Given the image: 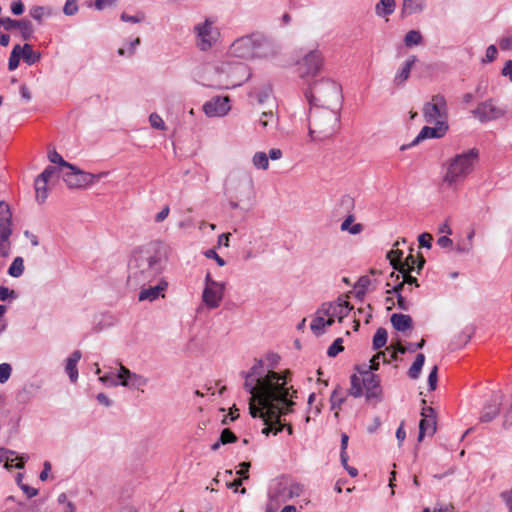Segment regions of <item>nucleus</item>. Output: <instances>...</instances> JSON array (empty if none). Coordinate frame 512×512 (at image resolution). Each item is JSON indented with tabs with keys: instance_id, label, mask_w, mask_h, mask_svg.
<instances>
[{
	"instance_id": "8fccbe9b",
	"label": "nucleus",
	"mask_w": 512,
	"mask_h": 512,
	"mask_svg": "<svg viewBox=\"0 0 512 512\" xmlns=\"http://www.w3.org/2000/svg\"><path fill=\"white\" fill-rule=\"evenodd\" d=\"M371 284V280L368 276H362L358 279L355 288L357 290V294H365L367 289L369 288Z\"/></svg>"
},
{
	"instance_id": "052dcab7",
	"label": "nucleus",
	"mask_w": 512,
	"mask_h": 512,
	"mask_svg": "<svg viewBox=\"0 0 512 512\" xmlns=\"http://www.w3.org/2000/svg\"><path fill=\"white\" fill-rule=\"evenodd\" d=\"M380 360L383 362H387L386 354L385 352H379L377 353L372 359H371V366L370 369L377 370L379 367Z\"/></svg>"
},
{
	"instance_id": "a878e982",
	"label": "nucleus",
	"mask_w": 512,
	"mask_h": 512,
	"mask_svg": "<svg viewBox=\"0 0 512 512\" xmlns=\"http://www.w3.org/2000/svg\"><path fill=\"white\" fill-rule=\"evenodd\" d=\"M39 389L40 385L36 383L25 384L16 395L17 401L22 404L28 403Z\"/></svg>"
},
{
	"instance_id": "a19ab883",
	"label": "nucleus",
	"mask_w": 512,
	"mask_h": 512,
	"mask_svg": "<svg viewBox=\"0 0 512 512\" xmlns=\"http://www.w3.org/2000/svg\"><path fill=\"white\" fill-rule=\"evenodd\" d=\"M252 162L257 169L266 170L269 166L268 156L264 152H256L252 158Z\"/></svg>"
},
{
	"instance_id": "2f4dec72",
	"label": "nucleus",
	"mask_w": 512,
	"mask_h": 512,
	"mask_svg": "<svg viewBox=\"0 0 512 512\" xmlns=\"http://www.w3.org/2000/svg\"><path fill=\"white\" fill-rule=\"evenodd\" d=\"M278 492L286 498H294L298 497L302 492V486L298 483H291L289 486H283L282 483L279 484Z\"/></svg>"
},
{
	"instance_id": "4be33fe9",
	"label": "nucleus",
	"mask_w": 512,
	"mask_h": 512,
	"mask_svg": "<svg viewBox=\"0 0 512 512\" xmlns=\"http://www.w3.org/2000/svg\"><path fill=\"white\" fill-rule=\"evenodd\" d=\"M12 223H0V256L8 257L11 249Z\"/></svg>"
},
{
	"instance_id": "7c9ffc66",
	"label": "nucleus",
	"mask_w": 512,
	"mask_h": 512,
	"mask_svg": "<svg viewBox=\"0 0 512 512\" xmlns=\"http://www.w3.org/2000/svg\"><path fill=\"white\" fill-rule=\"evenodd\" d=\"M354 220L355 217L353 214L348 215L341 223V231H347L352 235L360 234L363 231V225L360 223H354Z\"/></svg>"
},
{
	"instance_id": "c85d7f7f",
	"label": "nucleus",
	"mask_w": 512,
	"mask_h": 512,
	"mask_svg": "<svg viewBox=\"0 0 512 512\" xmlns=\"http://www.w3.org/2000/svg\"><path fill=\"white\" fill-rule=\"evenodd\" d=\"M391 323L398 331H406L412 326V319L406 314H393L391 316Z\"/></svg>"
},
{
	"instance_id": "4d7b16f0",
	"label": "nucleus",
	"mask_w": 512,
	"mask_h": 512,
	"mask_svg": "<svg viewBox=\"0 0 512 512\" xmlns=\"http://www.w3.org/2000/svg\"><path fill=\"white\" fill-rule=\"evenodd\" d=\"M9 298L16 299V292L14 290H10L6 286H0V301H6Z\"/></svg>"
},
{
	"instance_id": "f8f14e48",
	"label": "nucleus",
	"mask_w": 512,
	"mask_h": 512,
	"mask_svg": "<svg viewBox=\"0 0 512 512\" xmlns=\"http://www.w3.org/2000/svg\"><path fill=\"white\" fill-rule=\"evenodd\" d=\"M320 70V53L317 50H312L304 56L299 63V74L304 77H315Z\"/></svg>"
},
{
	"instance_id": "bb28decb",
	"label": "nucleus",
	"mask_w": 512,
	"mask_h": 512,
	"mask_svg": "<svg viewBox=\"0 0 512 512\" xmlns=\"http://www.w3.org/2000/svg\"><path fill=\"white\" fill-rule=\"evenodd\" d=\"M20 53L22 59L27 65H34L41 59V53L35 52L32 46L28 43H25L22 47L20 46Z\"/></svg>"
},
{
	"instance_id": "f03ea898",
	"label": "nucleus",
	"mask_w": 512,
	"mask_h": 512,
	"mask_svg": "<svg viewBox=\"0 0 512 512\" xmlns=\"http://www.w3.org/2000/svg\"><path fill=\"white\" fill-rule=\"evenodd\" d=\"M166 261L160 242H149L134 249L128 262L127 286L137 290L151 284L163 273Z\"/></svg>"
},
{
	"instance_id": "2eb2a0df",
	"label": "nucleus",
	"mask_w": 512,
	"mask_h": 512,
	"mask_svg": "<svg viewBox=\"0 0 512 512\" xmlns=\"http://www.w3.org/2000/svg\"><path fill=\"white\" fill-rule=\"evenodd\" d=\"M231 55L242 59H253L252 33L236 39L230 46Z\"/></svg>"
},
{
	"instance_id": "f257e3e1",
	"label": "nucleus",
	"mask_w": 512,
	"mask_h": 512,
	"mask_svg": "<svg viewBox=\"0 0 512 512\" xmlns=\"http://www.w3.org/2000/svg\"><path fill=\"white\" fill-rule=\"evenodd\" d=\"M279 363L280 356L269 352L264 359H256L249 371L240 373L245 380L243 386L246 392L273 416L279 413V405L289 403V397H297V391L290 384V370H274Z\"/></svg>"
},
{
	"instance_id": "c756f323",
	"label": "nucleus",
	"mask_w": 512,
	"mask_h": 512,
	"mask_svg": "<svg viewBox=\"0 0 512 512\" xmlns=\"http://www.w3.org/2000/svg\"><path fill=\"white\" fill-rule=\"evenodd\" d=\"M435 431V417L422 418L419 423V441H421L425 435H433Z\"/></svg>"
},
{
	"instance_id": "58836bf2",
	"label": "nucleus",
	"mask_w": 512,
	"mask_h": 512,
	"mask_svg": "<svg viewBox=\"0 0 512 512\" xmlns=\"http://www.w3.org/2000/svg\"><path fill=\"white\" fill-rule=\"evenodd\" d=\"M423 37L421 33L417 30H411L407 32V34L404 37V44L407 47H412L415 45H419L422 43Z\"/></svg>"
},
{
	"instance_id": "6e6552de",
	"label": "nucleus",
	"mask_w": 512,
	"mask_h": 512,
	"mask_svg": "<svg viewBox=\"0 0 512 512\" xmlns=\"http://www.w3.org/2000/svg\"><path fill=\"white\" fill-rule=\"evenodd\" d=\"M253 58H268L276 55L278 46L269 36L261 33H252Z\"/></svg>"
},
{
	"instance_id": "bf43d9fd",
	"label": "nucleus",
	"mask_w": 512,
	"mask_h": 512,
	"mask_svg": "<svg viewBox=\"0 0 512 512\" xmlns=\"http://www.w3.org/2000/svg\"><path fill=\"white\" fill-rule=\"evenodd\" d=\"M271 123H274V115L271 111L263 112L259 120V124L266 129Z\"/></svg>"
},
{
	"instance_id": "dca6fc26",
	"label": "nucleus",
	"mask_w": 512,
	"mask_h": 512,
	"mask_svg": "<svg viewBox=\"0 0 512 512\" xmlns=\"http://www.w3.org/2000/svg\"><path fill=\"white\" fill-rule=\"evenodd\" d=\"M225 290L224 283H212V286L205 287L202 299L205 305L210 309L219 307Z\"/></svg>"
},
{
	"instance_id": "79ce46f5",
	"label": "nucleus",
	"mask_w": 512,
	"mask_h": 512,
	"mask_svg": "<svg viewBox=\"0 0 512 512\" xmlns=\"http://www.w3.org/2000/svg\"><path fill=\"white\" fill-rule=\"evenodd\" d=\"M21 58H22V56H21V53H20V45L17 44V45L14 46V48H13L11 54H10V57H9V60H8V69L10 71L15 70L19 66Z\"/></svg>"
},
{
	"instance_id": "7ed1b4c3",
	"label": "nucleus",
	"mask_w": 512,
	"mask_h": 512,
	"mask_svg": "<svg viewBox=\"0 0 512 512\" xmlns=\"http://www.w3.org/2000/svg\"><path fill=\"white\" fill-rule=\"evenodd\" d=\"M322 120L326 128L322 131L325 136H331L340 128V111L343 103L342 87L339 83L322 78Z\"/></svg>"
},
{
	"instance_id": "09e8293b",
	"label": "nucleus",
	"mask_w": 512,
	"mask_h": 512,
	"mask_svg": "<svg viewBox=\"0 0 512 512\" xmlns=\"http://www.w3.org/2000/svg\"><path fill=\"white\" fill-rule=\"evenodd\" d=\"M219 440H220V443L225 445V444L236 442L237 436L229 428H225L222 430Z\"/></svg>"
},
{
	"instance_id": "a18cd8bd",
	"label": "nucleus",
	"mask_w": 512,
	"mask_h": 512,
	"mask_svg": "<svg viewBox=\"0 0 512 512\" xmlns=\"http://www.w3.org/2000/svg\"><path fill=\"white\" fill-rule=\"evenodd\" d=\"M148 382V379L145 378L142 375L136 374L132 372V375H130V383L128 388L133 389H140L141 387L145 386Z\"/></svg>"
},
{
	"instance_id": "4468645a",
	"label": "nucleus",
	"mask_w": 512,
	"mask_h": 512,
	"mask_svg": "<svg viewBox=\"0 0 512 512\" xmlns=\"http://www.w3.org/2000/svg\"><path fill=\"white\" fill-rule=\"evenodd\" d=\"M229 102L228 96H216L203 105V111L208 117L224 116L230 110Z\"/></svg>"
},
{
	"instance_id": "864d4df0",
	"label": "nucleus",
	"mask_w": 512,
	"mask_h": 512,
	"mask_svg": "<svg viewBox=\"0 0 512 512\" xmlns=\"http://www.w3.org/2000/svg\"><path fill=\"white\" fill-rule=\"evenodd\" d=\"M149 122H150V125L155 129H159V130L166 129L163 119L157 113L150 114Z\"/></svg>"
},
{
	"instance_id": "4c0bfd02",
	"label": "nucleus",
	"mask_w": 512,
	"mask_h": 512,
	"mask_svg": "<svg viewBox=\"0 0 512 512\" xmlns=\"http://www.w3.org/2000/svg\"><path fill=\"white\" fill-rule=\"evenodd\" d=\"M400 272L402 273L403 280L393 287L394 292L401 291L404 287V284L415 285L416 287H419L417 278L411 276V272L405 270H400Z\"/></svg>"
},
{
	"instance_id": "69168bd1",
	"label": "nucleus",
	"mask_w": 512,
	"mask_h": 512,
	"mask_svg": "<svg viewBox=\"0 0 512 512\" xmlns=\"http://www.w3.org/2000/svg\"><path fill=\"white\" fill-rule=\"evenodd\" d=\"M497 55H498V50H497L496 46L489 45L486 49V54H485L486 60L488 62H492L496 59Z\"/></svg>"
},
{
	"instance_id": "423d86ee",
	"label": "nucleus",
	"mask_w": 512,
	"mask_h": 512,
	"mask_svg": "<svg viewBox=\"0 0 512 512\" xmlns=\"http://www.w3.org/2000/svg\"><path fill=\"white\" fill-rule=\"evenodd\" d=\"M106 175L107 172H101L98 174L85 172L73 164H71V167L67 168V171H62L63 181L70 189L88 187Z\"/></svg>"
},
{
	"instance_id": "6e6d98bb",
	"label": "nucleus",
	"mask_w": 512,
	"mask_h": 512,
	"mask_svg": "<svg viewBox=\"0 0 512 512\" xmlns=\"http://www.w3.org/2000/svg\"><path fill=\"white\" fill-rule=\"evenodd\" d=\"M57 172V168L55 166H47L41 174L37 176L41 181H47Z\"/></svg>"
},
{
	"instance_id": "9b49d317",
	"label": "nucleus",
	"mask_w": 512,
	"mask_h": 512,
	"mask_svg": "<svg viewBox=\"0 0 512 512\" xmlns=\"http://www.w3.org/2000/svg\"><path fill=\"white\" fill-rule=\"evenodd\" d=\"M472 113L480 122L485 123L502 117L505 111L497 107L492 99H489L479 103Z\"/></svg>"
},
{
	"instance_id": "b1692460",
	"label": "nucleus",
	"mask_w": 512,
	"mask_h": 512,
	"mask_svg": "<svg viewBox=\"0 0 512 512\" xmlns=\"http://www.w3.org/2000/svg\"><path fill=\"white\" fill-rule=\"evenodd\" d=\"M416 61H417V57L413 55V56H410L401 65V67L396 72L394 80H393V82L396 86L404 85V83L408 80L410 73H411V69L414 66V64L416 63Z\"/></svg>"
},
{
	"instance_id": "72a5a7b5",
	"label": "nucleus",
	"mask_w": 512,
	"mask_h": 512,
	"mask_svg": "<svg viewBox=\"0 0 512 512\" xmlns=\"http://www.w3.org/2000/svg\"><path fill=\"white\" fill-rule=\"evenodd\" d=\"M47 181H41L40 179H35V191H36V200L38 203H44L48 197V188Z\"/></svg>"
},
{
	"instance_id": "603ef678",
	"label": "nucleus",
	"mask_w": 512,
	"mask_h": 512,
	"mask_svg": "<svg viewBox=\"0 0 512 512\" xmlns=\"http://www.w3.org/2000/svg\"><path fill=\"white\" fill-rule=\"evenodd\" d=\"M497 414H498V409L494 406H489L483 411L480 419L482 422H490L497 416Z\"/></svg>"
},
{
	"instance_id": "774afa93",
	"label": "nucleus",
	"mask_w": 512,
	"mask_h": 512,
	"mask_svg": "<svg viewBox=\"0 0 512 512\" xmlns=\"http://www.w3.org/2000/svg\"><path fill=\"white\" fill-rule=\"evenodd\" d=\"M502 75L508 77L512 82V60H508L501 71Z\"/></svg>"
},
{
	"instance_id": "c03bdc74",
	"label": "nucleus",
	"mask_w": 512,
	"mask_h": 512,
	"mask_svg": "<svg viewBox=\"0 0 512 512\" xmlns=\"http://www.w3.org/2000/svg\"><path fill=\"white\" fill-rule=\"evenodd\" d=\"M130 375H132V372L125 366L121 365L116 375V380L118 381L119 385L128 387L130 383Z\"/></svg>"
},
{
	"instance_id": "3c124183",
	"label": "nucleus",
	"mask_w": 512,
	"mask_h": 512,
	"mask_svg": "<svg viewBox=\"0 0 512 512\" xmlns=\"http://www.w3.org/2000/svg\"><path fill=\"white\" fill-rule=\"evenodd\" d=\"M12 373V367L9 363H1L0 364V383H6Z\"/></svg>"
},
{
	"instance_id": "aec40b11",
	"label": "nucleus",
	"mask_w": 512,
	"mask_h": 512,
	"mask_svg": "<svg viewBox=\"0 0 512 512\" xmlns=\"http://www.w3.org/2000/svg\"><path fill=\"white\" fill-rule=\"evenodd\" d=\"M317 86V81H313L312 83H309L308 84V88L305 90V98L307 99L308 103H309V115H308V135L311 139V141H315L316 140V130H314L311 126V121H310V118H311V114H312V110L313 108H318V99L314 93V89L316 88Z\"/></svg>"
},
{
	"instance_id": "ea45409f",
	"label": "nucleus",
	"mask_w": 512,
	"mask_h": 512,
	"mask_svg": "<svg viewBox=\"0 0 512 512\" xmlns=\"http://www.w3.org/2000/svg\"><path fill=\"white\" fill-rule=\"evenodd\" d=\"M363 383L362 376H357L356 374L351 376V387L350 394L354 397H360L363 394Z\"/></svg>"
},
{
	"instance_id": "e433bc0d",
	"label": "nucleus",
	"mask_w": 512,
	"mask_h": 512,
	"mask_svg": "<svg viewBox=\"0 0 512 512\" xmlns=\"http://www.w3.org/2000/svg\"><path fill=\"white\" fill-rule=\"evenodd\" d=\"M53 14V11L50 7H44V6H33L30 9V16L38 21L39 23L42 22V18L44 16H51Z\"/></svg>"
},
{
	"instance_id": "9d476101",
	"label": "nucleus",
	"mask_w": 512,
	"mask_h": 512,
	"mask_svg": "<svg viewBox=\"0 0 512 512\" xmlns=\"http://www.w3.org/2000/svg\"><path fill=\"white\" fill-rule=\"evenodd\" d=\"M433 124L434 126H424L417 137L409 145H403L401 150L413 147L425 139L442 138L449 128L448 123L446 121H440L434 122Z\"/></svg>"
},
{
	"instance_id": "39448f33",
	"label": "nucleus",
	"mask_w": 512,
	"mask_h": 512,
	"mask_svg": "<svg viewBox=\"0 0 512 512\" xmlns=\"http://www.w3.org/2000/svg\"><path fill=\"white\" fill-rule=\"evenodd\" d=\"M294 397H289V403L279 405V413L275 416L270 415L267 409H264L258 403V400L252 399V395L249 398V414L253 418H261L266 425V427L262 430V433L265 435H269V433H273L274 435L281 432L284 428V425L280 422V417L282 415H286L291 411V407L294 405L293 402Z\"/></svg>"
},
{
	"instance_id": "393cba45",
	"label": "nucleus",
	"mask_w": 512,
	"mask_h": 512,
	"mask_svg": "<svg viewBox=\"0 0 512 512\" xmlns=\"http://www.w3.org/2000/svg\"><path fill=\"white\" fill-rule=\"evenodd\" d=\"M81 357V352L79 350H75L66 360L65 371L72 383H75L78 379L77 363Z\"/></svg>"
},
{
	"instance_id": "412c9836",
	"label": "nucleus",
	"mask_w": 512,
	"mask_h": 512,
	"mask_svg": "<svg viewBox=\"0 0 512 512\" xmlns=\"http://www.w3.org/2000/svg\"><path fill=\"white\" fill-rule=\"evenodd\" d=\"M426 7V0H402L400 17L407 18L414 14H420Z\"/></svg>"
},
{
	"instance_id": "20e7f679",
	"label": "nucleus",
	"mask_w": 512,
	"mask_h": 512,
	"mask_svg": "<svg viewBox=\"0 0 512 512\" xmlns=\"http://www.w3.org/2000/svg\"><path fill=\"white\" fill-rule=\"evenodd\" d=\"M478 159L479 151L476 148L458 153L448 159L445 163L443 183L449 188L462 184L473 172Z\"/></svg>"
},
{
	"instance_id": "0e129e2a",
	"label": "nucleus",
	"mask_w": 512,
	"mask_h": 512,
	"mask_svg": "<svg viewBox=\"0 0 512 512\" xmlns=\"http://www.w3.org/2000/svg\"><path fill=\"white\" fill-rule=\"evenodd\" d=\"M204 255L209 259H214L219 266H224L226 264L225 260L220 257L214 249H208Z\"/></svg>"
},
{
	"instance_id": "6ab92c4d",
	"label": "nucleus",
	"mask_w": 512,
	"mask_h": 512,
	"mask_svg": "<svg viewBox=\"0 0 512 512\" xmlns=\"http://www.w3.org/2000/svg\"><path fill=\"white\" fill-rule=\"evenodd\" d=\"M5 30L10 31L13 29H18L21 33V37L23 40H29L31 39L33 35V26L31 21L28 19H11L9 17L5 18Z\"/></svg>"
},
{
	"instance_id": "f3484780",
	"label": "nucleus",
	"mask_w": 512,
	"mask_h": 512,
	"mask_svg": "<svg viewBox=\"0 0 512 512\" xmlns=\"http://www.w3.org/2000/svg\"><path fill=\"white\" fill-rule=\"evenodd\" d=\"M168 283L164 279H159L156 285L151 286V284L143 287H139L140 292L138 294L139 301H149L153 302L158 298H164V291L167 289Z\"/></svg>"
},
{
	"instance_id": "338daca9",
	"label": "nucleus",
	"mask_w": 512,
	"mask_h": 512,
	"mask_svg": "<svg viewBox=\"0 0 512 512\" xmlns=\"http://www.w3.org/2000/svg\"><path fill=\"white\" fill-rule=\"evenodd\" d=\"M501 498L504 500V502L508 506L509 512H512V488L508 491L502 492Z\"/></svg>"
},
{
	"instance_id": "0eeeda50",
	"label": "nucleus",
	"mask_w": 512,
	"mask_h": 512,
	"mask_svg": "<svg viewBox=\"0 0 512 512\" xmlns=\"http://www.w3.org/2000/svg\"><path fill=\"white\" fill-rule=\"evenodd\" d=\"M423 117L427 123L447 122L448 107L446 99L442 94L434 95L431 101L425 103Z\"/></svg>"
},
{
	"instance_id": "de8ad7c7",
	"label": "nucleus",
	"mask_w": 512,
	"mask_h": 512,
	"mask_svg": "<svg viewBox=\"0 0 512 512\" xmlns=\"http://www.w3.org/2000/svg\"><path fill=\"white\" fill-rule=\"evenodd\" d=\"M10 207L4 201H0V223H12Z\"/></svg>"
},
{
	"instance_id": "37998d69",
	"label": "nucleus",
	"mask_w": 512,
	"mask_h": 512,
	"mask_svg": "<svg viewBox=\"0 0 512 512\" xmlns=\"http://www.w3.org/2000/svg\"><path fill=\"white\" fill-rule=\"evenodd\" d=\"M48 158L51 163L59 165L60 171H63V169L71 167V163L65 161L63 157L55 150L49 152Z\"/></svg>"
},
{
	"instance_id": "f704fd0d",
	"label": "nucleus",
	"mask_w": 512,
	"mask_h": 512,
	"mask_svg": "<svg viewBox=\"0 0 512 512\" xmlns=\"http://www.w3.org/2000/svg\"><path fill=\"white\" fill-rule=\"evenodd\" d=\"M388 334L385 328H378L373 336V349L378 350L387 343Z\"/></svg>"
},
{
	"instance_id": "c9c22d12",
	"label": "nucleus",
	"mask_w": 512,
	"mask_h": 512,
	"mask_svg": "<svg viewBox=\"0 0 512 512\" xmlns=\"http://www.w3.org/2000/svg\"><path fill=\"white\" fill-rule=\"evenodd\" d=\"M23 272H24V260L22 257L18 256L11 263V265L8 269V274L11 277L18 278L23 274Z\"/></svg>"
},
{
	"instance_id": "cd10ccee",
	"label": "nucleus",
	"mask_w": 512,
	"mask_h": 512,
	"mask_svg": "<svg viewBox=\"0 0 512 512\" xmlns=\"http://www.w3.org/2000/svg\"><path fill=\"white\" fill-rule=\"evenodd\" d=\"M396 8L395 0H379L375 5V14L378 17H387L394 13Z\"/></svg>"
},
{
	"instance_id": "473e14b6",
	"label": "nucleus",
	"mask_w": 512,
	"mask_h": 512,
	"mask_svg": "<svg viewBox=\"0 0 512 512\" xmlns=\"http://www.w3.org/2000/svg\"><path fill=\"white\" fill-rule=\"evenodd\" d=\"M424 363H425V356H424V354L419 353L416 356L415 361L413 362V364L411 365V367L408 370V376L411 379L419 378Z\"/></svg>"
},
{
	"instance_id": "49530a36",
	"label": "nucleus",
	"mask_w": 512,
	"mask_h": 512,
	"mask_svg": "<svg viewBox=\"0 0 512 512\" xmlns=\"http://www.w3.org/2000/svg\"><path fill=\"white\" fill-rule=\"evenodd\" d=\"M344 350L343 339L341 337L334 340V342L328 347L327 355L329 357H336L340 352Z\"/></svg>"
},
{
	"instance_id": "1a4fd4ad",
	"label": "nucleus",
	"mask_w": 512,
	"mask_h": 512,
	"mask_svg": "<svg viewBox=\"0 0 512 512\" xmlns=\"http://www.w3.org/2000/svg\"><path fill=\"white\" fill-rule=\"evenodd\" d=\"M391 254H396L397 258H391V264L394 266V268L399 267V270H405L408 272L416 271L419 273L421 269L423 268L425 264V259L422 255H414L412 253V250L410 251L409 255L405 258V261L402 263L401 257L403 255V252L400 250L392 251L389 254V257Z\"/></svg>"
},
{
	"instance_id": "13d9d810",
	"label": "nucleus",
	"mask_w": 512,
	"mask_h": 512,
	"mask_svg": "<svg viewBox=\"0 0 512 512\" xmlns=\"http://www.w3.org/2000/svg\"><path fill=\"white\" fill-rule=\"evenodd\" d=\"M311 330L316 336L320 335V309H317L310 325Z\"/></svg>"
},
{
	"instance_id": "e2e57ef3",
	"label": "nucleus",
	"mask_w": 512,
	"mask_h": 512,
	"mask_svg": "<svg viewBox=\"0 0 512 512\" xmlns=\"http://www.w3.org/2000/svg\"><path fill=\"white\" fill-rule=\"evenodd\" d=\"M99 380L106 386L115 387L119 385L118 381L116 380V376L111 374L103 375L99 377Z\"/></svg>"
},
{
	"instance_id": "5fc2aeb1",
	"label": "nucleus",
	"mask_w": 512,
	"mask_h": 512,
	"mask_svg": "<svg viewBox=\"0 0 512 512\" xmlns=\"http://www.w3.org/2000/svg\"><path fill=\"white\" fill-rule=\"evenodd\" d=\"M78 0H66V3L63 8V12L67 16L75 15L78 11Z\"/></svg>"
},
{
	"instance_id": "a211bd4d",
	"label": "nucleus",
	"mask_w": 512,
	"mask_h": 512,
	"mask_svg": "<svg viewBox=\"0 0 512 512\" xmlns=\"http://www.w3.org/2000/svg\"><path fill=\"white\" fill-rule=\"evenodd\" d=\"M322 312H325L327 314V319H325L322 316L321 322H322V329L325 326H331L335 318H338L339 321L342 320L344 316L347 315L348 312V305L345 302L344 304H329L328 307H326L325 303H322Z\"/></svg>"
},
{
	"instance_id": "680f3d73",
	"label": "nucleus",
	"mask_w": 512,
	"mask_h": 512,
	"mask_svg": "<svg viewBox=\"0 0 512 512\" xmlns=\"http://www.w3.org/2000/svg\"><path fill=\"white\" fill-rule=\"evenodd\" d=\"M499 47L503 51L512 50V34L502 37L499 40Z\"/></svg>"
},
{
	"instance_id": "5701e85b",
	"label": "nucleus",
	"mask_w": 512,
	"mask_h": 512,
	"mask_svg": "<svg viewBox=\"0 0 512 512\" xmlns=\"http://www.w3.org/2000/svg\"><path fill=\"white\" fill-rule=\"evenodd\" d=\"M362 383L368 398L375 397L380 392L378 377L370 371L362 373Z\"/></svg>"
},
{
	"instance_id": "ddd939ff",
	"label": "nucleus",
	"mask_w": 512,
	"mask_h": 512,
	"mask_svg": "<svg viewBox=\"0 0 512 512\" xmlns=\"http://www.w3.org/2000/svg\"><path fill=\"white\" fill-rule=\"evenodd\" d=\"M213 22L209 19H206L204 23L195 26V31L197 32L198 43L197 46L202 51H207L210 49L215 42V34L212 29Z\"/></svg>"
}]
</instances>
